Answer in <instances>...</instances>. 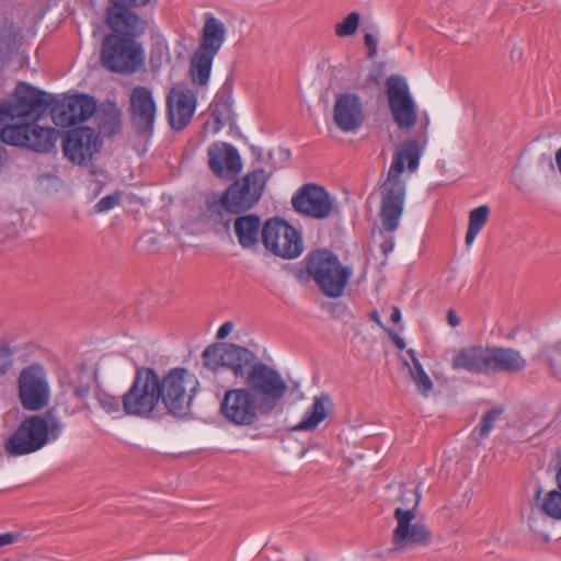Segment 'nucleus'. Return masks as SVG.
<instances>
[{
  "label": "nucleus",
  "instance_id": "8fccbe9b",
  "mask_svg": "<svg viewBox=\"0 0 561 561\" xmlns=\"http://www.w3.org/2000/svg\"><path fill=\"white\" fill-rule=\"evenodd\" d=\"M391 339H392V341H393L394 345H396L399 350H403V348L405 347V342H404V340H403L401 336H399V335H397V334H393V335L391 336Z\"/></svg>",
  "mask_w": 561,
  "mask_h": 561
},
{
  "label": "nucleus",
  "instance_id": "f8f14e48",
  "mask_svg": "<svg viewBox=\"0 0 561 561\" xmlns=\"http://www.w3.org/2000/svg\"><path fill=\"white\" fill-rule=\"evenodd\" d=\"M254 359L255 356L251 351L236 344L216 343L203 352V363L207 368L217 370L227 367L236 377H243L245 369L253 364Z\"/></svg>",
  "mask_w": 561,
  "mask_h": 561
},
{
  "label": "nucleus",
  "instance_id": "7c9ffc66",
  "mask_svg": "<svg viewBox=\"0 0 561 561\" xmlns=\"http://www.w3.org/2000/svg\"><path fill=\"white\" fill-rule=\"evenodd\" d=\"M489 216L490 208L486 205H481L470 210L468 218V229L465 237L466 245L470 247L474 242L477 236L486 224Z\"/></svg>",
  "mask_w": 561,
  "mask_h": 561
},
{
  "label": "nucleus",
  "instance_id": "c9c22d12",
  "mask_svg": "<svg viewBox=\"0 0 561 561\" xmlns=\"http://www.w3.org/2000/svg\"><path fill=\"white\" fill-rule=\"evenodd\" d=\"M37 187L48 194L57 193L65 187V182L57 171L42 172L36 179Z\"/></svg>",
  "mask_w": 561,
  "mask_h": 561
},
{
  "label": "nucleus",
  "instance_id": "2eb2a0df",
  "mask_svg": "<svg viewBox=\"0 0 561 561\" xmlns=\"http://www.w3.org/2000/svg\"><path fill=\"white\" fill-rule=\"evenodd\" d=\"M393 516L397 520V526L392 534L394 549L403 550L416 546H425L430 542V530L425 524L416 520L415 513L412 510L397 507Z\"/></svg>",
  "mask_w": 561,
  "mask_h": 561
},
{
  "label": "nucleus",
  "instance_id": "ea45409f",
  "mask_svg": "<svg viewBox=\"0 0 561 561\" xmlns=\"http://www.w3.org/2000/svg\"><path fill=\"white\" fill-rule=\"evenodd\" d=\"M122 201V193L114 192L110 195L102 197L95 205L94 211L98 214L106 213L116 207Z\"/></svg>",
  "mask_w": 561,
  "mask_h": 561
},
{
  "label": "nucleus",
  "instance_id": "a18cd8bd",
  "mask_svg": "<svg viewBox=\"0 0 561 561\" xmlns=\"http://www.w3.org/2000/svg\"><path fill=\"white\" fill-rule=\"evenodd\" d=\"M364 42H365V45L368 47L369 49V56L370 57H374L377 53V47H378V39L376 36H374L373 34H366L365 37H364Z\"/></svg>",
  "mask_w": 561,
  "mask_h": 561
},
{
  "label": "nucleus",
  "instance_id": "49530a36",
  "mask_svg": "<svg viewBox=\"0 0 561 561\" xmlns=\"http://www.w3.org/2000/svg\"><path fill=\"white\" fill-rule=\"evenodd\" d=\"M233 330V323L230 321L224 322L217 330L216 337L218 340L226 339Z\"/></svg>",
  "mask_w": 561,
  "mask_h": 561
},
{
  "label": "nucleus",
  "instance_id": "cd10ccee",
  "mask_svg": "<svg viewBox=\"0 0 561 561\" xmlns=\"http://www.w3.org/2000/svg\"><path fill=\"white\" fill-rule=\"evenodd\" d=\"M233 230L239 244L243 249H252L259 243L262 234L261 219L254 215L242 216L236 219Z\"/></svg>",
  "mask_w": 561,
  "mask_h": 561
},
{
  "label": "nucleus",
  "instance_id": "5fc2aeb1",
  "mask_svg": "<svg viewBox=\"0 0 561 561\" xmlns=\"http://www.w3.org/2000/svg\"><path fill=\"white\" fill-rule=\"evenodd\" d=\"M393 248V242H390L389 245H383V252L387 253L388 251H391Z\"/></svg>",
  "mask_w": 561,
  "mask_h": 561
},
{
  "label": "nucleus",
  "instance_id": "bb28decb",
  "mask_svg": "<svg viewBox=\"0 0 561 561\" xmlns=\"http://www.w3.org/2000/svg\"><path fill=\"white\" fill-rule=\"evenodd\" d=\"M226 39V27L224 23L210 16L203 27L202 43L197 50L216 56Z\"/></svg>",
  "mask_w": 561,
  "mask_h": 561
},
{
  "label": "nucleus",
  "instance_id": "20e7f679",
  "mask_svg": "<svg viewBox=\"0 0 561 561\" xmlns=\"http://www.w3.org/2000/svg\"><path fill=\"white\" fill-rule=\"evenodd\" d=\"M198 389L197 376L185 368L171 369L163 378H159L160 400L174 416H184L188 413Z\"/></svg>",
  "mask_w": 561,
  "mask_h": 561
},
{
  "label": "nucleus",
  "instance_id": "a878e982",
  "mask_svg": "<svg viewBox=\"0 0 561 561\" xmlns=\"http://www.w3.org/2000/svg\"><path fill=\"white\" fill-rule=\"evenodd\" d=\"M110 27L119 36L130 37L141 32L142 24L139 16L128 7H114L107 12Z\"/></svg>",
  "mask_w": 561,
  "mask_h": 561
},
{
  "label": "nucleus",
  "instance_id": "4c0bfd02",
  "mask_svg": "<svg viewBox=\"0 0 561 561\" xmlns=\"http://www.w3.org/2000/svg\"><path fill=\"white\" fill-rule=\"evenodd\" d=\"M421 500V493L416 486H410L402 491L400 501L403 508H410L415 513Z\"/></svg>",
  "mask_w": 561,
  "mask_h": 561
},
{
  "label": "nucleus",
  "instance_id": "a19ab883",
  "mask_svg": "<svg viewBox=\"0 0 561 561\" xmlns=\"http://www.w3.org/2000/svg\"><path fill=\"white\" fill-rule=\"evenodd\" d=\"M501 413H502V411L500 409H494V410L486 412L483 415V417L481 420L480 427H479V436L481 439L488 437V435L490 434V432L492 431V428L494 426L495 421L499 419Z\"/></svg>",
  "mask_w": 561,
  "mask_h": 561
},
{
  "label": "nucleus",
  "instance_id": "aec40b11",
  "mask_svg": "<svg viewBox=\"0 0 561 561\" xmlns=\"http://www.w3.org/2000/svg\"><path fill=\"white\" fill-rule=\"evenodd\" d=\"M196 94L190 88L179 84L167 95V113L173 129H183L193 118L196 111Z\"/></svg>",
  "mask_w": 561,
  "mask_h": 561
},
{
  "label": "nucleus",
  "instance_id": "0eeeda50",
  "mask_svg": "<svg viewBox=\"0 0 561 561\" xmlns=\"http://www.w3.org/2000/svg\"><path fill=\"white\" fill-rule=\"evenodd\" d=\"M159 401V376L151 368L138 369L130 389L123 398L124 411L128 415L148 416Z\"/></svg>",
  "mask_w": 561,
  "mask_h": 561
},
{
  "label": "nucleus",
  "instance_id": "5701e85b",
  "mask_svg": "<svg viewBox=\"0 0 561 561\" xmlns=\"http://www.w3.org/2000/svg\"><path fill=\"white\" fill-rule=\"evenodd\" d=\"M490 347L471 346L461 350L453 358V368L473 374H490Z\"/></svg>",
  "mask_w": 561,
  "mask_h": 561
},
{
  "label": "nucleus",
  "instance_id": "de8ad7c7",
  "mask_svg": "<svg viewBox=\"0 0 561 561\" xmlns=\"http://www.w3.org/2000/svg\"><path fill=\"white\" fill-rule=\"evenodd\" d=\"M18 538H19L18 534H12V533L0 534V547L12 545L18 540Z\"/></svg>",
  "mask_w": 561,
  "mask_h": 561
},
{
  "label": "nucleus",
  "instance_id": "72a5a7b5",
  "mask_svg": "<svg viewBox=\"0 0 561 561\" xmlns=\"http://www.w3.org/2000/svg\"><path fill=\"white\" fill-rule=\"evenodd\" d=\"M213 122H207L206 126L214 134H217L231 118V108L227 102H215L210 106Z\"/></svg>",
  "mask_w": 561,
  "mask_h": 561
},
{
  "label": "nucleus",
  "instance_id": "1a4fd4ad",
  "mask_svg": "<svg viewBox=\"0 0 561 561\" xmlns=\"http://www.w3.org/2000/svg\"><path fill=\"white\" fill-rule=\"evenodd\" d=\"M267 181L264 170H255L233 182L222 195L221 206L229 213L250 209L260 199Z\"/></svg>",
  "mask_w": 561,
  "mask_h": 561
},
{
  "label": "nucleus",
  "instance_id": "4be33fe9",
  "mask_svg": "<svg viewBox=\"0 0 561 561\" xmlns=\"http://www.w3.org/2000/svg\"><path fill=\"white\" fill-rule=\"evenodd\" d=\"M208 164L219 178L232 179L242 169L238 150L227 142H215L207 149Z\"/></svg>",
  "mask_w": 561,
  "mask_h": 561
},
{
  "label": "nucleus",
  "instance_id": "58836bf2",
  "mask_svg": "<svg viewBox=\"0 0 561 561\" xmlns=\"http://www.w3.org/2000/svg\"><path fill=\"white\" fill-rule=\"evenodd\" d=\"M98 402L100 407L110 414L117 413L121 411V399L112 396L107 392H99L96 394Z\"/></svg>",
  "mask_w": 561,
  "mask_h": 561
},
{
  "label": "nucleus",
  "instance_id": "c85d7f7f",
  "mask_svg": "<svg viewBox=\"0 0 561 561\" xmlns=\"http://www.w3.org/2000/svg\"><path fill=\"white\" fill-rule=\"evenodd\" d=\"M215 56L196 50L191 60L190 76L194 84H207Z\"/></svg>",
  "mask_w": 561,
  "mask_h": 561
},
{
  "label": "nucleus",
  "instance_id": "c03bdc74",
  "mask_svg": "<svg viewBox=\"0 0 561 561\" xmlns=\"http://www.w3.org/2000/svg\"><path fill=\"white\" fill-rule=\"evenodd\" d=\"M114 7H141L150 0H110Z\"/></svg>",
  "mask_w": 561,
  "mask_h": 561
},
{
  "label": "nucleus",
  "instance_id": "603ef678",
  "mask_svg": "<svg viewBox=\"0 0 561 561\" xmlns=\"http://www.w3.org/2000/svg\"><path fill=\"white\" fill-rule=\"evenodd\" d=\"M556 482H557L558 488L561 491V467L558 469V471L556 473Z\"/></svg>",
  "mask_w": 561,
  "mask_h": 561
},
{
  "label": "nucleus",
  "instance_id": "3c124183",
  "mask_svg": "<svg viewBox=\"0 0 561 561\" xmlns=\"http://www.w3.org/2000/svg\"><path fill=\"white\" fill-rule=\"evenodd\" d=\"M391 320L393 322H399L401 320V311L399 308L394 307L391 313Z\"/></svg>",
  "mask_w": 561,
  "mask_h": 561
},
{
  "label": "nucleus",
  "instance_id": "f03ea898",
  "mask_svg": "<svg viewBox=\"0 0 561 561\" xmlns=\"http://www.w3.org/2000/svg\"><path fill=\"white\" fill-rule=\"evenodd\" d=\"M430 117L424 114L421 122L422 131L415 139H409L397 147L386 180L380 186V219L385 230L394 231L403 214L405 201V181L402 175L407 170H417L420 158L427 145Z\"/></svg>",
  "mask_w": 561,
  "mask_h": 561
},
{
  "label": "nucleus",
  "instance_id": "412c9836",
  "mask_svg": "<svg viewBox=\"0 0 561 561\" xmlns=\"http://www.w3.org/2000/svg\"><path fill=\"white\" fill-rule=\"evenodd\" d=\"M131 121L139 131H151L157 118L158 106L152 89L137 85L131 90L130 96Z\"/></svg>",
  "mask_w": 561,
  "mask_h": 561
},
{
  "label": "nucleus",
  "instance_id": "f3484780",
  "mask_svg": "<svg viewBox=\"0 0 561 561\" xmlns=\"http://www.w3.org/2000/svg\"><path fill=\"white\" fill-rule=\"evenodd\" d=\"M96 108V102L87 94L66 96L51 108V117L57 126L70 127L90 118Z\"/></svg>",
  "mask_w": 561,
  "mask_h": 561
},
{
  "label": "nucleus",
  "instance_id": "393cba45",
  "mask_svg": "<svg viewBox=\"0 0 561 561\" xmlns=\"http://www.w3.org/2000/svg\"><path fill=\"white\" fill-rule=\"evenodd\" d=\"M490 374L518 373L526 366V359L519 351L512 347H490Z\"/></svg>",
  "mask_w": 561,
  "mask_h": 561
},
{
  "label": "nucleus",
  "instance_id": "473e14b6",
  "mask_svg": "<svg viewBox=\"0 0 561 561\" xmlns=\"http://www.w3.org/2000/svg\"><path fill=\"white\" fill-rule=\"evenodd\" d=\"M91 380L92 374L90 371L76 369L67 379L62 378L61 382L68 385L76 397L84 398L90 391Z\"/></svg>",
  "mask_w": 561,
  "mask_h": 561
},
{
  "label": "nucleus",
  "instance_id": "b1692460",
  "mask_svg": "<svg viewBox=\"0 0 561 561\" xmlns=\"http://www.w3.org/2000/svg\"><path fill=\"white\" fill-rule=\"evenodd\" d=\"M333 412V402L327 393L316 396L312 403L304 412L301 420L293 427L294 431H313Z\"/></svg>",
  "mask_w": 561,
  "mask_h": 561
},
{
  "label": "nucleus",
  "instance_id": "37998d69",
  "mask_svg": "<svg viewBox=\"0 0 561 561\" xmlns=\"http://www.w3.org/2000/svg\"><path fill=\"white\" fill-rule=\"evenodd\" d=\"M561 353V344L548 347L543 351L545 359L550 369L556 373L557 366L559 365L558 355Z\"/></svg>",
  "mask_w": 561,
  "mask_h": 561
},
{
  "label": "nucleus",
  "instance_id": "6ab92c4d",
  "mask_svg": "<svg viewBox=\"0 0 561 561\" xmlns=\"http://www.w3.org/2000/svg\"><path fill=\"white\" fill-rule=\"evenodd\" d=\"M294 208L306 216L323 219L333 210V199L329 193L319 185L305 184L293 196Z\"/></svg>",
  "mask_w": 561,
  "mask_h": 561
},
{
  "label": "nucleus",
  "instance_id": "09e8293b",
  "mask_svg": "<svg viewBox=\"0 0 561 561\" xmlns=\"http://www.w3.org/2000/svg\"><path fill=\"white\" fill-rule=\"evenodd\" d=\"M447 321H448V324L453 328H456L460 324V319L458 318V316L456 314V312L454 310L448 311Z\"/></svg>",
  "mask_w": 561,
  "mask_h": 561
},
{
  "label": "nucleus",
  "instance_id": "79ce46f5",
  "mask_svg": "<svg viewBox=\"0 0 561 561\" xmlns=\"http://www.w3.org/2000/svg\"><path fill=\"white\" fill-rule=\"evenodd\" d=\"M13 365V350L8 344L0 342V377L5 375Z\"/></svg>",
  "mask_w": 561,
  "mask_h": 561
},
{
  "label": "nucleus",
  "instance_id": "dca6fc26",
  "mask_svg": "<svg viewBox=\"0 0 561 561\" xmlns=\"http://www.w3.org/2000/svg\"><path fill=\"white\" fill-rule=\"evenodd\" d=\"M102 139L90 127H79L67 134L62 144L64 156L72 163L83 165L89 163L93 156L100 151Z\"/></svg>",
  "mask_w": 561,
  "mask_h": 561
},
{
  "label": "nucleus",
  "instance_id": "39448f33",
  "mask_svg": "<svg viewBox=\"0 0 561 561\" xmlns=\"http://www.w3.org/2000/svg\"><path fill=\"white\" fill-rule=\"evenodd\" d=\"M307 270L322 293L331 298L342 296L352 275V270L344 266L336 255L327 250L310 254Z\"/></svg>",
  "mask_w": 561,
  "mask_h": 561
},
{
  "label": "nucleus",
  "instance_id": "2f4dec72",
  "mask_svg": "<svg viewBox=\"0 0 561 561\" xmlns=\"http://www.w3.org/2000/svg\"><path fill=\"white\" fill-rule=\"evenodd\" d=\"M408 354L410 355L412 362L411 365L405 363V365L409 366L410 376L414 381L419 392L427 397L433 389L432 379L426 374L420 360L417 359L415 351L411 348L408 351Z\"/></svg>",
  "mask_w": 561,
  "mask_h": 561
},
{
  "label": "nucleus",
  "instance_id": "423d86ee",
  "mask_svg": "<svg viewBox=\"0 0 561 561\" xmlns=\"http://www.w3.org/2000/svg\"><path fill=\"white\" fill-rule=\"evenodd\" d=\"M245 383L248 390L260 403L261 413L271 412L287 390V385L278 371L263 363L250 366Z\"/></svg>",
  "mask_w": 561,
  "mask_h": 561
},
{
  "label": "nucleus",
  "instance_id": "9b49d317",
  "mask_svg": "<svg viewBox=\"0 0 561 561\" xmlns=\"http://www.w3.org/2000/svg\"><path fill=\"white\" fill-rule=\"evenodd\" d=\"M19 399L27 411L45 408L50 399V387L44 368L31 365L21 370L18 378Z\"/></svg>",
  "mask_w": 561,
  "mask_h": 561
},
{
  "label": "nucleus",
  "instance_id": "a211bd4d",
  "mask_svg": "<svg viewBox=\"0 0 561 561\" xmlns=\"http://www.w3.org/2000/svg\"><path fill=\"white\" fill-rule=\"evenodd\" d=\"M366 118L362 98L352 92L335 96L333 104V123L343 133H356Z\"/></svg>",
  "mask_w": 561,
  "mask_h": 561
},
{
  "label": "nucleus",
  "instance_id": "4468645a",
  "mask_svg": "<svg viewBox=\"0 0 561 561\" xmlns=\"http://www.w3.org/2000/svg\"><path fill=\"white\" fill-rule=\"evenodd\" d=\"M220 413L234 425L249 426L257 421L261 405L248 389H230L222 398Z\"/></svg>",
  "mask_w": 561,
  "mask_h": 561
},
{
  "label": "nucleus",
  "instance_id": "f704fd0d",
  "mask_svg": "<svg viewBox=\"0 0 561 561\" xmlns=\"http://www.w3.org/2000/svg\"><path fill=\"white\" fill-rule=\"evenodd\" d=\"M21 39V30L12 23H4L0 26V56H5L14 49Z\"/></svg>",
  "mask_w": 561,
  "mask_h": 561
},
{
  "label": "nucleus",
  "instance_id": "864d4df0",
  "mask_svg": "<svg viewBox=\"0 0 561 561\" xmlns=\"http://www.w3.org/2000/svg\"><path fill=\"white\" fill-rule=\"evenodd\" d=\"M370 318L376 321L379 325H381V321H380V318L378 316V313L376 311L371 312L370 313Z\"/></svg>",
  "mask_w": 561,
  "mask_h": 561
},
{
  "label": "nucleus",
  "instance_id": "e433bc0d",
  "mask_svg": "<svg viewBox=\"0 0 561 561\" xmlns=\"http://www.w3.org/2000/svg\"><path fill=\"white\" fill-rule=\"evenodd\" d=\"M360 16L357 12L348 13L341 22L335 24V34L339 37L352 36L357 32Z\"/></svg>",
  "mask_w": 561,
  "mask_h": 561
},
{
  "label": "nucleus",
  "instance_id": "ddd939ff",
  "mask_svg": "<svg viewBox=\"0 0 561 561\" xmlns=\"http://www.w3.org/2000/svg\"><path fill=\"white\" fill-rule=\"evenodd\" d=\"M389 108L394 123L402 130L411 129L417 119V105L405 79L392 76L387 80Z\"/></svg>",
  "mask_w": 561,
  "mask_h": 561
},
{
  "label": "nucleus",
  "instance_id": "9d476101",
  "mask_svg": "<svg viewBox=\"0 0 561 561\" xmlns=\"http://www.w3.org/2000/svg\"><path fill=\"white\" fill-rule=\"evenodd\" d=\"M262 241L265 248L284 259L298 257L304 251L300 233L286 221L270 219L262 228Z\"/></svg>",
  "mask_w": 561,
  "mask_h": 561
},
{
  "label": "nucleus",
  "instance_id": "7ed1b4c3",
  "mask_svg": "<svg viewBox=\"0 0 561 561\" xmlns=\"http://www.w3.org/2000/svg\"><path fill=\"white\" fill-rule=\"evenodd\" d=\"M64 430L62 424L51 414L26 417L4 443L10 456H24L38 451L57 440Z\"/></svg>",
  "mask_w": 561,
  "mask_h": 561
},
{
  "label": "nucleus",
  "instance_id": "6e6552de",
  "mask_svg": "<svg viewBox=\"0 0 561 561\" xmlns=\"http://www.w3.org/2000/svg\"><path fill=\"white\" fill-rule=\"evenodd\" d=\"M102 65L115 72H134L145 61L144 48L131 37L108 35L104 38Z\"/></svg>",
  "mask_w": 561,
  "mask_h": 561
},
{
  "label": "nucleus",
  "instance_id": "c756f323",
  "mask_svg": "<svg viewBox=\"0 0 561 561\" xmlns=\"http://www.w3.org/2000/svg\"><path fill=\"white\" fill-rule=\"evenodd\" d=\"M542 489L539 488L536 492L535 500L539 510L547 516L561 520V491L551 490L541 497Z\"/></svg>",
  "mask_w": 561,
  "mask_h": 561
},
{
  "label": "nucleus",
  "instance_id": "f257e3e1",
  "mask_svg": "<svg viewBox=\"0 0 561 561\" xmlns=\"http://www.w3.org/2000/svg\"><path fill=\"white\" fill-rule=\"evenodd\" d=\"M50 103L49 94L30 84L19 83L14 89L13 100L0 104V121L5 117L12 119V123L1 129V140L38 153L50 152L56 146L59 131L37 123Z\"/></svg>",
  "mask_w": 561,
  "mask_h": 561
}]
</instances>
